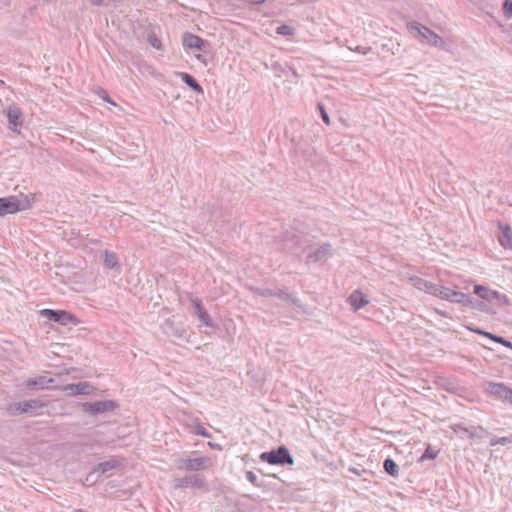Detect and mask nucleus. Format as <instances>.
<instances>
[{
  "mask_svg": "<svg viewBox=\"0 0 512 512\" xmlns=\"http://www.w3.org/2000/svg\"><path fill=\"white\" fill-rule=\"evenodd\" d=\"M350 471H352L353 473H355V474H358V475H359V472H358V471H357V469H355V468H351V469H350Z\"/></svg>",
  "mask_w": 512,
  "mask_h": 512,
  "instance_id": "obj_46",
  "label": "nucleus"
},
{
  "mask_svg": "<svg viewBox=\"0 0 512 512\" xmlns=\"http://www.w3.org/2000/svg\"><path fill=\"white\" fill-rule=\"evenodd\" d=\"M55 380L53 378H48L47 376L40 375L33 378H29L25 385L30 390H39L49 388L50 384L54 383Z\"/></svg>",
  "mask_w": 512,
  "mask_h": 512,
  "instance_id": "obj_19",
  "label": "nucleus"
},
{
  "mask_svg": "<svg viewBox=\"0 0 512 512\" xmlns=\"http://www.w3.org/2000/svg\"><path fill=\"white\" fill-rule=\"evenodd\" d=\"M512 442V436L511 437H500L498 439H492L491 440V446H495V445H506L508 443H511Z\"/></svg>",
  "mask_w": 512,
  "mask_h": 512,
  "instance_id": "obj_37",
  "label": "nucleus"
},
{
  "mask_svg": "<svg viewBox=\"0 0 512 512\" xmlns=\"http://www.w3.org/2000/svg\"><path fill=\"white\" fill-rule=\"evenodd\" d=\"M192 305L195 308V314L198 317V320L201 322V324L207 326V327H214V324L212 323L211 317L207 310L204 308L201 300L199 299H193Z\"/></svg>",
  "mask_w": 512,
  "mask_h": 512,
  "instance_id": "obj_18",
  "label": "nucleus"
},
{
  "mask_svg": "<svg viewBox=\"0 0 512 512\" xmlns=\"http://www.w3.org/2000/svg\"><path fill=\"white\" fill-rule=\"evenodd\" d=\"M182 43L185 48L196 49L204 53H207L210 47V43L207 40L189 32L183 34Z\"/></svg>",
  "mask_w": 512,
  "mask_h": 512,
  "instance_id": "obj_11",
  "label": "nucleus"
},
{
  "mask_svg": "<svg viewBox=\"0 0 512 512\" xmlns=\"http://www.w3.org/2000/svg\"><path fill=\"white\" fill-rule=\"evenodd\" d=\"M148 40L152 47H154L156 49H161V47H162L161 41L155 35H150Z\"/></svg>",
  "mask_w": 512,
  "mask_h": 512,
  "instance_id": "obj_39",
  "label": "nucleus"
},
{
  "mask_svg": "<svg viewBox=\"0 0 512 512\" xmlns=\"http://www.w3.org/2000/svg\"><path fill=\"white\" fill-rule=\"evenodd\" d=\"M0 84H4V82L2 80H0Z\"/></svg>",
  "mask_w": 512,
  "mask_h": 512,
  "instance_id": "obj_47",
  "label": "nucleus"
},
{
  "mask_svg": "<svg viewBox=\"0 0 512 512\" xmlns=\"http://www.w3.org/2000/svg\"><path fill=\"white\" fill-rule=\"evenodd\" d=\"M474 293L479 296L481 299L485 300L489 304L492 301H496L498 305H510L509 298L504 295L500 294L497 291L491 290L490 288L477 284L474 286Z\"/></svg>",
  "mask_w": 512,
  "mask_h": 512,
  "instance_id": "obj_8",
  "label": "nucleus"
},
{
  "mask_svg": "<svg viewBox=\"0 0 512 512\" xmlns=\"http://www.w3.org/2000/svg\"><path fill=\"white\" fill-rule=\"evenodd\" d=\"M331 249H332L331 244L324 243L319 248H317L316 250L311 252L307 256V259H308V261H312V262L321 261V260L325 259L328 256V254L330 253Z\"/></svg>",
  "mask_w": 512,
  "mask_h": 512,
  "instance_id": "obj_24",
  "label": "nucleus"
},
{
  "mask_svg": "<svg viewBox=\"0 0 512 512\" xmlns=\"http://www.w3.org/2000/svg\"><path fill=\"white\" fill-rule=\"evenodd\" d=\"M503 13L507 18L512 17V0H504L503 2Z\"/></svg>",
  "mask_w": 512,
  "mask_h": 512,
  "instance_id": "obj_36",
  "label": "nucleus"
},
{
  "mask_svg": "<svg viewBox=\"0 0 512 512\" xmlns=\"http://www.w3.org/2000/svg\"><path fill=\"white\" fill-rule=\"evenodd\" d=\"M508 389L509 387L503 383L487 382L485 390L495 398L506 402L508 398Z\"/></svg>",
  "mask_w": 512,
  "mask_h": 512,
  "instance_id": "obj_17",
  "label": "nucleus"
},
{
  "mask_svg": "<svg viewBox=\"0 0 512 512\" xmlns=\"http://www.w3.org/2000/svg\"><path fill=\"white\" fill-rule=\"evenodd\" d=\"M104 256V264L109 269L120 270L121 266L119 264L118 256L116 253L105 250L103 252Z\"/></svg>",
  "mask_w": 512,
  "mask_h": 512,
  "instance_id": "obj_27",
  "label": "nucleus"
},
{
  "mask_svg": "<svg viewBox=\"0 0 512 512\" xmlns=\"http://www.w3.org/2000/svg\"><path fill=\"white\" fill-rule=\"evenodd\" d=\"M178 75L180 76L181 80L193 91L197 93H203L202 86L198 83L194 76L186 72H179Z\"/></svg>",
  "mask_w": 512,
  "mask_h": 512,
  "instance_id": "obj_26",
  "label": "nucleus"
},
{
  "mask_svg": "<svg viewBox=\"0 0 512 512\" xmlns=\"http://www.w3.org/2000/svg\"><path fill=\"white\" fill-rule=\"evenodd\" d=\"M119 465H120L119 460H117L116 458H111V459H109L107 461L99 463L96 466L95 471L100 473V474H105L108 471L117 468Z\"/></svg>",
  "mask_w": 512,
  "mask_h": 512,
  "instance_id": "obj_28",
  "label": "nucleus"
},
{
  "mask_svg": "<svg viewBox=\"0 0 512 512\" xmlns=\"http://www.w3.org/2000/svg\"><path fill=\"white\" fill-rule=\"evenodd\" d=\"M40 313L49 321H53L61 325H67L69 323L78 325L80 323V320L67 310L43 309Z\"/></svg>",
  "mask_w": 512,
  "mask_h": 512,
  "instance_id": "obj_6",
  "label": "nucleus"
},
{
  "mask_svg": "<svg viewBox=\"0 0 512 512\" xmlns=\"http://www.w3.org/2000/svg\"><path fill=\"white\" fill-rule=\"evenodd\" d=\"M82 410L90 415H99L104 412L114 411L118 404L113 400H101L96 402H84Z\"/></svg>",
  "mask_w": 512,
  "mask_h": 512,
  "instance_id": "obj_9",
  "label": "nucleus"
},
{
  "mask_svg": "<svg viewBox=\"0 0 512 512\" xmlns=\"http://www.w3.org/2000/svg\"><path fill=\"white\" fill-rule=\"evenodd\" d=\"M451 429L454 431V432H464L466 433L467 431H469V428L465 427L463 423H456L454 425L451 426Z\"/></svg>",
  "mask_w": 512,
  "mask_h": 512,
  "instance_id": "obj_41",
  "label": "nucleus"
},
{
  "mask_svg": "<svg viewBox=\"0 0 512 512\" xmlns=\"http://www.w3.org/2000/svg\"><path fill=\"white\" fill-rule=\"evenodd\" d=\"M467 328H468V330H470L471 332H473L475 334L485 336V337L493 340L496 343L502 344L503 346L512 349V342H510L509 340H507L506 338H504L502 336L493 334L491 332L485 331V330H483L481 328H478V327H470V326H468Z\"/></svg>",
  "mask_w": 512,
  "mask_h": 512,
  "instance_id": "obj_22",
  "label": "nucleus"
},
{
  "mask_svg": "<svg viewBox=\"0 0 512 512\" xmlns=\"http://www.w3.org/2000/svg\"><path fill=\"white\" fill-rule=\"evenodd\" d=\"M438 453L439 451L433 450L432 447L428 445L419 461L423 462L424 460H433L437 457Z\"/></svg>",
  "mask_w": 512,
  "mask_h": 512,
  "instance_id": "obj_32",
  "label": "nucleus"
},
{
  "mask_svg": "<svg viewBox=\"0 0 512 512\" xmlns=\"http://www.w3.org/2000/svg\"><path fill=\"white\" fill-rule=\"evenodd\" d=\"M383 468L388 475L394 478L399 476V466L392 458L388 457L384 460Z\"/></svg>",
  "mask_w": 512,
  "mask_h": 512,
  "instance_id": "obj_29",
  "label": "nucleus"
},
{
  "mask_svg": "<svg viewBox=\"0 0 512 512\" xmlns=\"http://www.w3.org/2000/svg\"><path fill=\"white\" fill-rule=\"evenodd\" d=\"M317 110L319 111L321 119L323 120V122L326 125H330L331 124L330 117H329V115H328V113L326 111L325 106L321 102L317 103Z\"/></svg>",
  "mask_w": 512,
  "mask_h": 512,
  "instance_id": "obj_33",
  "label": "nucleus"
},
{
  "mask_svg": "<svg viewBox=\"0 0 512 512\" xmlns=\"http://www.w3.org/2000/svg\"><path fill=\"white\" fill-rule=\"evenodd\" d=\"M99 96H100V97H101L105 102H108V103H110V104H112V105H116V104L113 102V100L110 98V96H109V94H108V92H107L106 90H104V89H102V88H101V89H100V91H99Z\"/></svg>",
  "mask_w": 512,
  "mask_h": 512,
  "instance_id": "obj_40",
  "label": "nucleus"
},
{
  "mask_svg": "<svg viewBox=\"0 0 512 512\" xmlns=\"http://www.w3.org/2000/svg\"><path fill=\"white\" fill-rule=\"evenodd\" d=\"M371 48H364V47H361V46H358L355 50L359 53H363V54H366L368 50H370Z\"/></svg>",
  "mask_w": 512,
  "mask_h": 512,
  "instance_id": "obj_43",
  "label": "nucleus"
},
{
  "mask_svg": "<svg viewBox=\"0 0 512 512\" xmlns=\"http://www.w3.org/2000/svg\"><path fill=\"white\" fill-rule=\"evenodd\" d=\"M311 244L309 235L296 229L286 230L280 237L282 250L289 254L299 255Z\"/></svg>",
  "mask_w": 512,
  "mask_h": 512,
  "instance_id": "obj_1",
  "label": "nucleus"
},
{
  "mask_svg": "<svg viewBox=\"0 0 512 512\" xmlns=\"http://www.w3.org/2000/svg\"><path fill=\"white\" fill-rule=\"evenodd\" d=\"M193 433L205 438H211V434L206 430L205 427L202 426V424L199 422L197 418L194 419Z\"/></svg>",
  "mask_w": 512,
  "mask_h": 512,
  "instance_id": "obj_30",
  "label": "nucleus"
},
{
  "mask_svg": "<svg viewBox=\"0 0 512 512\" xmlns=\"http://www.w3.org/2000/svg\"><path fill=\"white\" fill-rule=\"evenodd\" d=\"M407 28L411 34H415L421 40H426L435 47H441L445 44L438 34L417 21L408 23Z\"/></svg>",
  "mask_w": 512,
  "mask_h": 512,
  "instance_id": "obj_4",
  "label": "nucleus"
},
{
  "mask_svg": "<svg viewBox=\"0 0 512 512\" xmlns=\"http://www.w3.org/2000/svg\"><path fill=\"white\" fill-rule=\"evenodd\" d=\"M347 300L354 311L360 310L370 302L368 296L360 290L353 291Z\"/></svg>",
  "mask_w": 512,
  "mask_h": 512,
  "instance_id": "obj_20",
  "label": "nucleus"
},
{
  "mask_svg": "<svg viewBox=\"0 0 512 512\" xmlns=\"http://www.w3.org/2000/svg\"><path fill=\"white\" fill-rule=\"evenodd\" d=\"M277 34L283 36H291L293 34V28L289 25H281L276 29Z\"/></svg>",
  "mask_w": 512,
  "mask_h": 512,
  "instance_id": "obj_34",
  "label": "nucleus"
},
{
  "mask_svg": "<svg viewBox=\"0 0 512 512\" xmlns=\"http://www.w3.org/2000/svg\"><path fill=\"white\" fill-rule=\"evenodd\" d=\"M259 458L261 461L270 465L285 466L294 464V458L285 445H280L277 448L262 452Z\"/></svg>",
  "mask_w": 512,
  "mask_h": 512,
  "instance_id": "obj_3",
  "label": "nucleus"
},
{
  "mask_svg": "<svg viewBox=\"0 0 512 512\" xmlns=\"http://www.w3.org/2000/svg\"><path fill=\"white\" fill-rule=\"evenodd\" d=\"M435 312H436L437 314H439L440 316H442V317H445V318H451V317H450V315H449L447 312L442 311V310H440V309L435 308Z\"/></svg>",
  "mask_w": 512,
  "mask_h": 512,
  "instance_id": "obj_42",
  "label": "nucleus"
},
{
  "mask_svg": "<svg viewBox=\"0 0 512 512\" xmlns=\"http://www.w3.org/2000/svg\"><path fill=\"white\" fill-rule=\"evenodd\" d=\"M208 445L213 448V449H217V450H221V446L217 443H212V442H209Z\"/></svg>",
  "mask_w": 512,
  "mask_h": 512,
  "instance_id": "obj_44",
  "label": "nucleus"
},
{
  "mask_svg": "<svg viewBox=\"0 0 512 512\" xmlns=\"http://www.w3.org/2000/svg\"><path fill=\"white\" fill-rule=\"evenodd\" d=\"M161 329L165 335L176 339H185L187 335V330L183 323L175 322L173 319H166L162 323Z\"/></svg>",
  "mask_w": 512,
  "mask_h": 512,
  "instance_id": "obj_10",
  "label": "nucleus"
},
{
  "mask_svg": "<svg viewBox=\"0 0 512 512\" xmlns=\"http://www.w3.org/2000/svg\"><path fill=\"white\" fill-rule=\"evenodd\" d=\"M252 290L262 297H272L273 294V289L270 288L255 287L252 288Z\"/></svg>",
  "mask_w": 512,
  "mask_h": 512,
  "instance_id": "obj_35",
  "label": "nucleus"
},
{
  "mask_svg": "<svg viewBox=\"0 0 512 512\" xmlns=\"http://www.w3.org/2000/svg\"><path fill=\"white\" fill-rule=\"evenodd\" d=\"M500 234L498 236L500 244L504 248H512V229L508 225H499Z\"/></svg>",
  "mask_w": 512,
  "mask_h": 512,
  "instance_id": "obj_25",
  "label": "nucleus"
},
{
  "mask_svg": "<svg viewBox=\"0 0 512 512\" xmlns=\"http://www.w3.org/2000/svg\"><path fill=\"white\" fill-rule=\"evenodd\" d=\"M35 201V194H21L20 196H9L0 198V216L14 214L32 207Z\"/></svg>",
  "mask_w": 512,
  "mask_h": 512,
  "instance_id": "obj_2",
  "label": "nucleus"
},
{
  "mask_svg": "<svg viewBox=\"0 0 512 512\" xmlns=\"http://www.w3.org/2000/svg\"><path fill=\"white\" fill-rule=\"evenodd\" d=\"M246 478L255 487H261V484L258 482V478H257V476H256V474L254 472L247 471L246 472Z\"/></svg>",
  "mask_w": 512,
  "mask_h": 512,
  "instance_id": "obj_38",
  "label": "nucleus"
},
{
  "mask_svg": "<svg viewBox=\"0 0 512 512\" xmlns=\"http://www.w3.org/2000/svg\"><path fill=\"white\" fill-rule=\"evenodd\" d=\"M44 404L39 399H30L21 402L11 403L7 408L10 416H18L21 414L33 413L35 410L42 408Z\"/></svg>",
  "mask_w": 512,
  "mask_h": 512,
  "instance_id": "obj_7",
  "label": "nucleus"
},
{
  "mask_svg": "<svg viewBox=\"0 0 512 512\" xmlns=\"http://www.w3.org/2000/svg\"><path fill=\"white\" fill-rule=\"evenodd\" d=\"M466 296L467 294L463 292L455 291L442 285L439 286L438 292L436 293V297H439L440 299L461 305H464Z\"/></svg>",
  "mask_w": 512,
  "mask_h": 512,
  "instance_id": "obj_13",
  "label": "nucleus"
},
{
  "mask_svg": "<svg viewBox=\"0 0 512 512\" xmlns=\"http://www.w3.org/2000/svg\"><path fill=\"white\" fill-rule=\"evenodd\" d=\"M463 306H468L477 311L484 312V313L491 314V315L496 314V311L491 307V305L488 302H486L483 299L482 300L474 299L468 294L465 298V302H464Z\"/></svg>",
  "mask_w": 512,
  "mask_h": 512,
  "instance_id": "obj_16",
  "label": "nucleus"
},
{
  "mask_svg": "<svg viewBox=\"0 0 512 512\" xmlns=\"http://www.w3.org/2000/svg\"><path fill=\"white\" fill-rule=\"evenodd\" d=\"M62 390L69 396L89 395L94 390V387L88 382H78L67 384L62 387Z\"/></svg>",
  "mask_w": 512,
  "mask_h": 512,
  "instance_id": "obj_15",
  "label": "nucleus"
},
{
  "mask_svg": "<svg viewBox=\"0 0 512 512\" xmlns=\"http://www.w3.org/2000/svg\"><path fill=\"white\" fill-rule=\"evenodd\" d=\"M7 118L9 129L16 134H20V128L23 125V113L17 106H9L7 109Z\"/></svg>",
  "mask_w": 512,
  "mask_h": 512,
  "instance_id": "obj_12",
  "label": "nucleus"
},
{
  "mask_svg": "<svg viewBox=\"0 0 512 512\" xmlns=\"http://www.w3.org/2000/svg\"><path fill=\"white\" fill-rule=\"evenodd\" d=\"M411 281L417 289L425 291L426 293H429L434 296H436V293L438 292L440 286L436 283L430 282L420 277L411 278Z\"/></svg>",
  "mask_w": 512,
  "mask_h": 512,
  "instance_id": "obj_21",
  "label": "nucleus"
},
{
  "mask_svg": "<svg viewBox=\"0 0 512 512\" xmlns=\"http://www.w3.org/2000/svg\"><path fill=\"white\" fill-rule=\"evenodd\" d=\"M177 469L183 471L206 470L212 466V460L208 456L198 458H178L175 460Z\"/></svg>",
  "mask_w": 512,
  "mask_h": 512,
  "instance_id": "obj_5",
  "label": "nucleus"
},
{
  "mask_svg": "<svg viewBox=\"0 0 512 512\" xmlns=\"http://www.w3.org/2000/svg\"><path fill=\"white\" fill-rule=\"evenodd\" d=\"M272 297H276L284 302H290L296 307H301L300 299L288 293L286 289L274 288Z\"/></svg>",
  "mask_w": 512,
  "mask_h": 512,
  "instance_id": "obj_23",
  "label": "nucleus"
},
{
  "mask_svg": "<svg viewBox=\"0 0 512 512\" xmlns=\"http://www.w3.org/2000/svg\"><path fill=\"white\" fill-rule=\"evenodd\" d=\"M506 402L512 404V390L510 388L508 389V398Z\"/></svg>",
  "mask_w": 512,
  "mask_h": 512,
  "instance_id": "obj_45",
  "label": "nucleus"
},
{
  "mask_svg": "<svg viewBox=\"0 0 512 512\" xmlns=\"http://www.w3.org/2000/svg\"><path fill=\"white\" fill-rule=\"evenodd\" d=\"M175 488H204L206 486V481L203 476L198 474L195 475H187L185 477L176 478L174 480Z\"/></svg>",
  "mask_w": 512,
  "mask_h": 512,
  "instance_id": "obj_14",
  "label": "nucleus"
},
{
  "mask_svg": "<svg viewBox=\"0 0 512 512\" xmlns=\"http://www.w3.org/2000/svg\"><path fill=\"white\" fill-rule=\"evenodd\" d=\"M468 434V437L473 438H482L483 435L486 433L485 429H483L481 426L475 427L471 426L469 428V431L466 432Z\"/></svg>",
  "mask_w": 512,
  "mask_h": 512,
  "instance_id": "obj_31",
  "label": "nucleus"
}]
</instances>
